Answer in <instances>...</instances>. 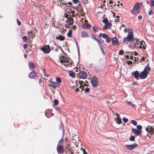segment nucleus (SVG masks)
Masks as SVG:
<instances>
[{
  "label": "nucleus",
  "instance_id": "nucleus-9",
  "mask_svg": "<svg viewBox=\"0 0 154 154\" xmlns=\"http://www.w3.org/2000/svg\"><path fill=\"white\" fill-rule=\"evenodd\" d=\"M149 72L146 71L145 69L143 70V72H141L140 73V79H145L147 76Z\"/></svg>",
  "mask_w": 154,
  "mask_h": 154
},
{
  "label": "nucleus",
  "instance_id": "nucleus-33",
  "mask_svg": "<svg viewBox=\"0 0 154 154\" xmlns=\"http://www.w3.org/2000/svg\"><path fill=\"white\" fill-rule=\"evenodd\" d=\"M91 37L93 39L96 41L97 42H99V40L97 39L95 35L94 34H92L91 35Z\"/></svg>",
  "mask_w": 154,
  "mask_h": 154
},
{
  "label": "nucleus",
  "instance_id": "nucleus-49",
  "mask_svg": "<svg viewBox=\"0 0 154 154\" xmlns=\"http://www.w3.org/2000/svg\"><path fill=\"white\" fill-rule=\"evenodd\" d=\"M28 47V46L26 44H25L23 45V47L24 49H26Z\"/></svg>",
  "mask_w": 154,
  "mask_h": 154
},
{
  "label": "nucleus",
  "instance_id": "nucleus-35",
  "mask_svg": "<svg viewBox=\"0 0 154 154\" xmlns=\"http://www.w3.org/2000/svg\"><path fill=\"white\" fill-rule=\"evenodd\" d=\"M33 32V31L32 30H31L28 32V35L30 36L33 35L34 34Z\"/></svg>",
  "mask_w": 154,
  "mask_h": 154
},
{
  "label": "nucleus",
  "instance_id": "nucleus-29",
  "mask_svg": "<svg viewBox=\"0 0 154 154\" xmlns=\"http://www.w3.org/2000/svg\"><path fill=\"white\" fill-rule=\"evenodd\" d=\"M56 82L60 86L61 82V80L60 78L57 77L56 78Z\"/></svg>",
  "mask_w": 154,
  "mask_h": 154
},
{
  "label": "nucleus",
  "instance_id": "nucleus-15",
  "mask_svg": "<svg viewBox=\"0 0 154 154\" xmlns=\"http://www.w3.org/2000/svg\"><path fill=\"white\" fill-rule=\"evenodd\" d=\"M57 151L59 154L62 153L64 151V148L63 146L58 145L57 148Z\"/></svg>",
  "mask_w": 154,
  "mask_h": 154
},
{
  "label": "nucleus",
  "instance_id": "nucleus-43",
  "mask_svg": "<svg viewBox=\"0 0 154 154\" xmlns=\"http://www.w3.org/2000/svg\"><path fill=\"white\" fill-rule=\"evenodd\" d=\"M90 91V89L89 88H86L84 90V91L86 93H88Z\"/></svg>",
  "mask_w": 154,
  "mask_h": 154
},
{
  "label": "nucleus",
  "instance_id": "nucleus-26",
  "mask_svg": "<svg viewBox=\"0 0 154 154\" xmlns=\"http://www.w3.org/2000/svg\"><path fill=\"white\" fill-rule=\"evenodd\" d=\"M100 29L98 26H93L92 28V30L94 32H98Z\"/></svg>",
  "mask_w": 154,
  "mask_h": 154
},
{
  "label": "nucleus",
  "instance_id": "nucleus-2",
  "mask_svg": "<svg viewBox=\"0 0 154 154\" xmlns=\"http://www.w3.org/2000/svg\"><path fill=\"white\" fill-rule=\"evenodd\" d=\"M60 60L61 64L64 65L66 67L72 66L73 64L72 61L69 58L62 56L60 57Z\"/></svg>",
  "mask_w": 154,
  "mask_h": 154
},
{
  "label": "nucleus",
  "instance_id": "nucleus-10",
  "mask_svg": "<svg viewBox=\"0 0 154 154\" xmlns=\"http://www.w3.org/2000/svg\"><path fill=\"white\" fill-rule=\"evenodd\" d=\"M28 77L31 79H36L37 78V73L34 71H33L29 73L28 75Z\"/></svg>",
  "mask_w": 154,
  "mask_h": 154
},
{
  "label": "nucleus",
  "instance_id": "nucleus-31",
  "mask_svg": "<svg viewBox=\"0 0 154 154\" xmlns=\"http://www.w3.org/2000/svg\"><path fill=\"white\" fill-rule=\"evenodd\" d=\"M69 75L70 76L72 77H74L75 76V74L73 71H69Z\"/></svg>",
  "mask_w": 154,
  "mask_h": 154
},
{
  "label": "nucleus",
  "instance_id": "nucleus-18",
  "mask_svg": "<svg viewBox=\"0 0 154 154\" xmlns=\"http://www.w3.org/2000/svg\"><path fill=\"white\" fill-rule=\"evenodd\" d=\"M117 118H115V120L117 124L119 125L120 124L122 123V119L119 116V114H117Z\"/></svg>",
  "mask_w": 154,
  "mask_h": 154
},
{
  "label": "nucleus",
  "instance_id": "nucleus-63",
  "mask_svg": "<svg viewBox=\"0 0 154 154\" xmlns=\"http://www.w3.org/2000/svg\"><path fill=\"white\" fill-rule=\"evenodd\" d=\"M68 4L69 5H72V3L71 2H68Z\"/></svg>",
  "mask_w": 154,
  "mask_h": 154
},
{
  "label": "nucleus",
  "instance_id": "nucleus-25",
  "mask_svg": "<svg viewBox=\"0 0 154 154\" xmlns=\"http://www.w3.org/2000/svg\"><path fill=\"white\" fill-rule=\"evenodd\" d=\"M140 43L139 39H136V42L134 43V48H139L140 45H139L140 44Z\"/></svg>",
  "mask_w": 154,
  "mask_h": 154
},
{
  "label": "nucleus",
  "instance_id": "nucleus-22",
  "mask_svg": "<svg viewBox=\"0 0 154 154\" xmlns=\"http://www.w3.org/2000/svg\"><path fill=\"white\" fill-rule=\"evenodd\" d=\"M81 36L83 38L89 37V35L88 33L85 31H82L81 33Z\"/></svg>",
  "mask_w": 154,
  "mask_h": 154
},
{
  "label": "nucleus",
  "instance_id": "nucleus-5",
  "mask_svg": "<svg viewBox=\"0 0 154 154\" xmlns=\"http://www.w3.org/2000/svg\"><path fill=\"white\" fill-rule=\"evenodd\" d=\"M77 77L79 78L85 79L87 77V74L84 71H80L77 75Z\"/></svg>",
  "mask_w": 154,
  "mask_h": 154
},
{
  "label": "nucleus",
  "instance_id": "nucleus-11",
  "mask_svg": "<svg viewBox=\"0 0 154 154\" xmlns=\"http://www.w3.org/2000/svg\"><path fill=\"white\" fill-rule=\"evenodd\" d=\"M132 131L133 133L136 136H138L140 135L142 132V131H140L137 129L132 128L131 130Z\"/></svg>",
  "mask_w": 154,
  "mask_h": 154
},
{
  "label": "nucleus",
  "instance_id": "nucleus-64",
  "mask_svg": "<svg viewBox=\"0 0 154 154\" xmlns=\"http://www.w3.org/2000/svg\"><path fill=\"white\" fill-rule=\"evenodd\" d=\"M44 75H45L47 77H48L49 76V75H48V74L46 75L45 73L44 74Z\"/></svg>",
  "mask_w": 154,
  "mask_h": 154
},
{
  "label": "nucleus",
  "instance_id": "nucleus-8",
  "mask_svg": "<svg viewBox=\"0 0 154 154\" xmlns=\"http://www.w3.org/2000/svg\"><path fill=\"white\" fill-rule=\"evenodd\" d=\"M41 50L45 54H48L51 51L50 46L49 45H46L41 48Z\"/></svg>",
  "mask_w": 154,
  "mask_h": 154
},
{
  "label": "nucleus",
  "instance_id": "nucleus-37",
  "mask_svg": "<svg viewBox=\"0 0 154 154\" xmlns=\"http://www.w3.org/2000/svg\"><path fill=\"white\" fill-rule=\"evenodd\" d=\"M116 18L115 19V21L118 22L120 21V17L119 16H116Z\"/></svg>",
  "mask_w": 154,
  "mask_h": 154
},
{
  "label": "nucleus",
  "instance_id": "nucleus-12",
  "mask_svg": "<svg viewBox=\"0 0 154 154\" xmlns=\"http://www.w3.org/2000/svg\"><path fill=\"white\" fill-rule=\"evenodd\" d=\"M131 74L136 79L138 80L139 79V77H140V73L139 71H134L131 73Z\"/></svg>",
  "mask_w": 154,
  "mask_h": 154
},
{
  "label": "nucleus",
  "instance_id": "nucleus-19",
  "mask_svg": "<svg viewBox=\"0 0 154 154\" xmlns=\"http://www.w3.org/2000/svg\"><path fill=\"white\" fill-rule=\"evenodd\" d=\"M112 44L113 45H118L119 44L118 41L116 37H114L112 38Z\"/></svg>",
  "mask_w": 154,
  "mask_h": 154
},
{
  "label": "nucleus",
  "instance_id": "nucleus-53",
  "mask_svg": "<svg viewBox=\"0 0 154 154\" xmlns=\"http://www.w3.org/2000/svg\"><path fill=\"white\" fill-rule=\"evenodd\" d=\"M79 88H82V91L83 90L84 87L82 85H80L79 86Z\"/></svg>",
  "mask_w": 154,
  "mask_h": 154
},
{
  "label": "nucleus",
  "instance_id": "nucleus-27",
  "mask_svg": "<svg viewBox=\"0 0 154 154\" xmlns=\"http://www.w3.org/2000/svg\"><path fill=\"white\" fill-rule=\"evenodd\" d=\"M65 144H66L65 145L64 149L65 150H68L69 151H70L69 150V144L68 143H65Z\"/></svg>",
  "mask_w": 154,
  "mask_h": 154
},
{
  "label": "nucleus",
  "instance_id": "nucleus-60",
  "mask_svg": "<svg viewBox=\"0 0 154 154\" xmlns=\"http://www.w3.org/2000/svg\"><path fill=\"white\" fill-rule=\"evenodd\" d=\"M109 3L110 4H113V1H109Z\"/></svg>",
  "mask_w": 154,
  "mask_h": 154
},
{
  "label": "nucleus",
  "instance_id": "nucleus-57",
  "mask_svg": "<svg viewBox=\"0 0 154 154\" xmlns=\"http://www.w3.org/2000/svg\"><path fill=\"white\" fill-rule=\"evenodd\" d=\"M79 90L78 88H76V89L75 90V92H79Z\"/></svg>",
  "mask_w": 154,
  "mask_h": 154
},
{
  "label": "nucleus",
  "instance_id": "nucleus-58",
  "mask_svg": "<svg viewBox=\"0 0 154 154\" xmlns=\"http://www.w3.org/2000/svg\"><path fill=\"white\" fill-rule=\"evenodd\" d=\"M128 65H130L132 63V62L131 61H129L128 63Z\"/></svg>",
  "mask_w": 154,
  "mask_h": 154
},
{
  "label": "nucleus",
  "instance_id": "nucleus-28",
  "mask_svg": "<svg viewBox=\"0 0 154 154\" xmlns=\"http://www.w3.org/2000/svg\"><path fill=\"white\" fill-rule=\"evenodd\" d=\"M72 143H74V145L75 146V147H77L78 146V145L79 144L78 142L76 141L75 139L74 138H72Z\"/></svg>",
  "mask_w": 154,
  "mask_h": 154
},
{
  "label": "nucleus",
  "instance_id": "nucleus-3",
  "mask_svg": "<svg viewBox=\"0 0 154 154\" xmlns=\"http://www.w3.org/2000/svg\"><path fill=\"white\" fill-rule=\"evenodd\" d=\"M140 8V5L139 3L136 4L134 7L133 9L131 10V12L132 14L134 15L135 16H137L140 11L139 9Z\"/></svg>",
  "mask_w": 154,
  "mask_h": 154
},
{
  "label": "nucleus",
  "instance_id": "nucleus-48",
  "mask_svg": "<svg viewBox=\"0 0 154 154\" xmlns=\"http://www.w3.org/2000/svg\"><path fill=\"white\" fill-rule=\"evenodd\" d=\"M79 0H72V1L74 3L76 4L78 2Z\"/></svg>",
  "mask_w": 154,
  "mask_h": 154
},
{
  "label": "nucleus",
  "instance_id": "nucleus-59",
  "mask_svg": "<svg viewBox=\"0 0 154 154\" xmlns=\"http://www.w3.org/2000/svg\"><path fill=\"white\" fill-rule=\"evenodd\" d=\"M141 60L143 61H144L145 60V58L144 57H142Z\"/></svg>",
  "mask_w": 154,
  "mask_h": 154
},
{
  "label": "nucleus",
  "instance_id": "nucleus-16",
  "mask_svg": "<svg viewBox=\"0 0 154 154\" xmlns=\"http://www.w3.org/2000/svg\"><path fill=\"white\" fill-rule=\"evenodd\" d=\"M140 45L139 48L140 49L143 48L144 49H146L147 45L144 41L143 40L141 41L140 42Z\"/></svg>",
  "mask_w": 154,
  "mask_h": 154
},
{
  "label": "nucleus",
  "instance_id": "nucleus-32",
  "mask_svg": "<svg viewBox=\"0 0 154 154\" xmlns=\"http://www.w3.org/2000/svg\"><path fill=\"white\" fill-rule=\"evenodd\" d=\"M72 30H69V31L68 32L67 34V36L68 37H70L72 36Z\"/></svg>",
  "mask_w": 154,
  "mask_h": 154
},
{
  "label": "nucleus",
  "instance_id": "nucleus-61",
  "mask_svg": "<svg viewBox=\"0 0 154 154\" xmlns=\"http://www.w3.org/2000/svg\"><path fill=\"white\" fill-rule=\"evenodd\" d=\"M42 82V80L41 79H40L39 80V83L40 84Z\"/></svg>",
  "mask_w": 154,
  "mask_h": 154
},
{
  "label": "nucleus",
  "instance_id": "nucleus-24",
  "mask_svg": "<svg viewBox=\"0 0 154 154\" xmlns=\"http://www.w3.org/2000/svg\"><path fill=\"white\" fill-rule=\"evenodd\" d=\"M28 66L29 68L31 70H33L35 68V65L33 62H29L28 63Z\"/></svg>",
  "mask_w": 154,
  "mask_h": 154
},
{
  "label": "nucleus",
  "instance_id": "nucleus-4",
  "mask_svg": "<svg viewBox=\"0 0 154 154\" xmlns=\"http://www.w3.org/2000/svg\"><path fill=\"white\" fill-rule=\"evenodd\" d=\"M90 82L91 85L93 87H96L98 85L97 78L96 76H94L91 78Z\"/></svg>",
  "mask_w": 154,
  "mask_h": 154
},
{
  "label": "nucleus",
  "instance_id": "nucleus-40",
  "mask_svg": "<svg viewBox=\"0 0 154 154\" xmlns=\"http://www.w3.org/2000/svg\"><path fill=\"white\" fill-rule=\"evenodd\" d=\"M22 39L24 42H26L27 41V38L26 36H24L22 37Z\"/></svg>",
  "mask_w": 154,
  "mask_h": 154
},
{
  "label": "nucleus",
  "instance_id": "nucleus-17",
  "mask_svg": "<svg viewBox=\"0 0 154 154\" xmlns=\"http://www.w3.org/2000/svg\"><path fill=\"white\" fill-rule=\"evenodd\" d=\"M112 24L110 23H108L104 25L103 26V29L106 30L107 29H110L111 28Z\"/></svg>",
  "mask_w": 154,
  "mask_h": 154
},
{
  "label": "nucleus",
  "instance_id": "nucleus-39",
  "mask_svg": "<svg viewBox=\"0 0 154 154\" xmlns=\"http://www.w3.org/2000/svg\"><path fill=\"white\" fill-rule=\"evenodd\" d=\"M108 20L106 18H105L102 20V22L105 24L108 23Z\"/></svg>",
  "mask_w": 154,
  "mask_h": 154
},
{
  "label": "nucleus",
  "instance_id": "nucleus-13",
  "mask_svg": "<svg viewBox=\"0 0 154 154\" xmlns=\"http://www.w3.org/2000/svg\"><path fill=\"white\" fill-rule=\"evenodd\" d=\"M137 144L134 143L132 145H126L125 147L128 150H131L137 147Z\"/></svg>",
  "mask_w": 154,
  "mask_h": 154
},
{
  "label": "nucleus",
  "instance_id": "nucleus-36",
  "mask_svg": "<svg viewBox=\"0 0 154 154\" xmlns=\"http://www.w3.org/2000/svg\"><path fill=\"white\" fill-rule=\"evenodd\" d=\"M54 105L56 106L58 104L59 102L57 100L55 99L54 100Z\"/></svg>",
  "mask_w": 154,
  "mask_h": 154
},
{
  "label": "nucleus",
  "instance_id": "nucleus-56",
  "mask_svg": "<svg viewBox=\"0 0 154 154\" xmlns=\"http://www.w3.org/2000/svg\"><path fill=\"white\" fill-rule=\"evenodd\" d=\"M76 28V27L75 26H72V29L75 30Z\"/></svg>",
  "mask_w": 154,
  "mask_h": 154
},
{
  "label": "nucleus",
  "instance_id": "nucleus-46",
  "mask_svg": "<svg viewBox=\"0 0 154 154\" xmlns=\"http://www.w3.org/2000/svg\"><path fill=\"white\" fill-rule=\"evenodd\" d=\"M100 51L102 53V54L104 55L105 54V52L104 51V50L102 48V47H101V48H100Z\"/></svg>",
  "mask_w": 154,
  "mask_h": 154
},
{
  "label": "nucleus",
  "instance_id": "nucleus-41",
  "mask_svg": "<svg viewBox=\"0 0 154 154\" xmlns=\"http://www.w3.org/2000/svg\"><path fill=\"white\" fill-rule=\"evenodd\" d=\"M137 130H138L140 131H141V129H142V126L140 125H137Z\"/></svg>",
  "mask_w": 154,
  "mask_h": 154
},
{
  "label": "nucleus",
  "instance_id": "nucleus-7",
  "mask_svg": "<svg viewBox=\"0 0 154 154\" xmlns=\"http://www.w3.org/2000/svg\"><path fill=\"white\" fill-rule=\"evenodd\" d=\"M52 79H51L48 81V82L50 83L48 84V86L53 89H55L57 87H59L60 85L56 82L51 81Z\"/></svg>",
  "mask_w": 154,
  "mask_h": 154
},
{
  "label": "nucleus",
  "instance_id": "nucleus-20",
  "mask_svg": "<svg viewBox=\"0 0 154 154\" xmlns=\"http://www.w3.org/2000/svg\"><path fill=\"white\" fill-rule=\"evenodd\" d=\"M149 133L151 135H154V128L150 126L149 128H146V130L147 131H149Z\"/></svg>",
  "mask_w": 154,
  "mask_h": 154
},
{
  "label": "nucleus",
  "instance_id": "nucleus-21",
  "mask_svg": "<svg viewBox=\"0 0 154 154\" xmlns=\"http://www.w3.org/2000/svg\"><path fill=\"white\" fill-rule=\"evenodd\" d=\"M66 23L69 25H72L73 23V20L71 17H68Z\"/></svg>",
  "mask_w": 154,
  "mask_h": 154
},
{
  "label": "nucleus",
  "instance_id": "nucleus-44",
  "mask_svg": "<svg viewBox=\"0 0 154 154\" xmlns=\"http://www.w3.org/2000/svg\"><path fill=\"white\" fill-rule=\"evenodd\" d=\"M124 53V51L123 50H120L119 51V54L122 55Z\"/></svg>",
  "mask_w": 154,
  "mask_h": 154
},
{
  "label": "nucleus",
  "instance_id": "nucleus-51",
  "mask_svg": "<svg viewBox=\"0 0 154 154\" xmlns=\"http://www.w3.org/2000/svg\"><path fill=\"white\" fill-rule=\"evenodd\" d=\"M98 43V44L99 45V47L100 48H101V47H102L101 46V44H100V41L99 40V42H97ZM101 44L102 45V44Z\"/></svg>",
  "mask_w": 154,
  "mask_h": 154
},
{
  "label": "nucleus",
  "instance_id": "nucleus-34",
  "mask_svg": "<svg viewBox=\"0 0 154 154\" xmlns=\"http://www.w3.org/2000/svg\"><path fill=\"white\" fill-rule=\"evenodd\" d=\"M131 123L135 126H136L137 125V122L135 120H132L131 121Z\"/></svg>",
  "mask_w": 154,
  "mask_h": 154
},
{
  "label": "nucleus",
  "instance_id": "nucleus-23",
  "mask_svg": "<svg viewBox=\"0 0 154 154\" xmlns=\"http://www.w3.org/2000/svg\"><path fill=\"white\" fill-rule=\"evenodd\" d=\"M56 39H59L60 41H63L65 40V37L64 35H59L57 36L56 37Z\"/></svg>",
  "mask_w": 154,
  "mask_h": 154
},
{
  "label": "nucleus",
  "instance_id": "nucleus-50",
  "mask_svg": "<svg viewBox=\"0 0 154 154\" xmlns=\"http://www.w3.org/2000/svg\"><path fill=\"white\" fill-rule=\"evenodd\" d=\"M17 24L18 25H20L21 24V22L18 19H17Z\"/></svg>",
  "mask_w": 154,
  "mask_h": 154
},
{
  "label": "nucleus",
  "instance_id": "nucleus-1",
  "mask_svg": "<svg viewBox=\"0 0 154 154\" xmlns=\"http://www.w3.org/2000/svg\"><path fill=\"white\" fill-rule=\"evenodd\" d=\"M125 33L128 32V33L127 37L124 38L123 40L124 43L128 44V42H131L134 40V35L133 32L131 30H130L129 28H125L124 29Z\"/></svg>",
  "mask_w": 154,
  "mask_h": 154
},
{
  "label": "nucleus",
  "instance_id": "nucleus-45",
  "mask_svg": "<svg viewBox=\"0 0 154 154\" xmlns=\"http://www.w3.org/2000/svg\"><path fill=\"white\" fill-rule=\"evenodd\" d=\"M123 120L124 122L126 123L128 122V119L125 118H123Z\"/></svg>",
  "mask_w": 154,
  "mask_h": 154
},
{
  "label": "nucleus",
  "instance_id": "nucleus-54",
  "mask_svg": "<svg viewBox=\"0 0 154 154\" xmlns=\"http://www.w3.org/2000/svg\"><path fill=\"white\" fill-rule=\"evenodd\" d=\"M63 141V139H61L59 141V142H58V143L59 144H60V143H62V142Z\"/></svg>",
  "mask_w": 154,
  "mask_h": 154
},
{
  "label": "nucleus",
  "instance_id": "nucleus-6",
  "mask_svg": "<svg viewBox=\"0 0 154 154\" xmlns=\"http://www.w3.org/2000/svg\"><path fill=\"white\" fill-rule=\"evenodd\" d=\"M101 36H102L103 38L106 39V42L107 43H109L111 41V38L106 34L100 33L98 35V36L100 38Z\"/></svg>",
  "mask_w": 154,
  "mask_h": 154
},
{
  "label": "nucleus",
  "instance_id": "nucleus-38",
  "mask_svg": "<svg viewBox=\"0 0 154 154\" xmlns=\"http://www.w3.org/2000/svg\"><path fill=\"white\" fill-rule=\"evenodd\" d=\"M135 139V137L134 136H131L129 139V140L131 141H134Z\"/></svg>",
  "mask_w": 154,
  "mask_h": 154
},
{
  "label": "nucleus",
  "instance_id": "nucleus-62",
  "mask_svg": "<svg viewBox=\"0 0 154 154\" xmlns=\"http://www.w3.org/2000/svg\"><path fill=\"white\" fill-rule=\"evenodd\" d=\"M134 85H138V84L136 82H134Z\"/></svg>",
  "mask_w": 154,
  "mask_h": 154
},
{
  "label": "nucleus",
  "instance_id": "nucleus-14",
  "mask_svg": "<svg viewBox=\"0 0 154 154\" xmlns=\"http://www.w3.org/2000/svg\"><path fill=\"white\" fill-rule=\"evenodd\" d=\"M85 23H83L82 26L85 29H90L91 27V26L90 24L88 23V21L86 20H84Z\"/></svg>",
  "mask_w": 154,
  "mask_h": 154
},
{
  "label": "nucleus",
  "instance_id": "nucleus-30",
  "mask_svg": "<svg viewBox=\"0 0 154 154\" xmlns=\"http://www.w3.org/2000/svg\"><path fill=\"white\" fill-rule=\"evenodd\" d=\"M151 68L149 66V64H148L145 67L143 70H145V69L146 71V72H148V71H150L151 70Z\"/></svg>",
  "mask_w": 154,
  "mask_h": 154
},
{
  "label": "nucleus",
  "instance_id": "nucleus-52",
  "mask_svg": "<svg viewBox=\"0 0 154 154\" xmlns=\"http://www.w3.org/2000/svg\"><path fill=\"white\" fill-rule=\"evenodd\" d=\"M82 149L83 150V154H88V153L85 151V149L82 148Z\"/></svg>",
  "mask_w": 154,
  "mask_h": 154
},
{
  "label": "nucleus",
  "instance_id": "nucleus-47",
  "mask_svg": "<svg viewBox=\"0 0 154 154\" xmlns=\"http://www.w3.org/2000/svg\"><path fill=\"white\" fill-rule=\"evenodd\" d=\"M151 5L154 7V0H152L151 1Z\"/></svg>",
  "mask_w": 154,
  "mask_h": 154
},
{
  "label": "nucleus",
  "instance_id": "nucleus-55",
  "mask_svg": "<svg viewBox=\"0 0 154 154\" xmlns=\"http://www.w3.org/2000/svg\"><path fill=\"white\" fill-rule=\"evenodd\" d=\"M138 18L139 20H141L142 18V17L140 15H139L138 16Z\"/></svg>",
  "mask_w": 154,
  "mask_h": 154
},
{
  "label": "nucleus",
  "instance_id": "nucleus-42",
  "mask_svg": "<svg viewBox=\"0 0 154 154\" xmlns=\"http://www.w3.org/2000/svg\"><path fill=\"white\" fill-rule=\"evenodd\" d=\"M148 14L149 15H151L153 14V12L152 11L151 9H150L148 11Z\"/></svg>",
  "mask_w": 154,
  "mask_h": 154
}]
</instances>
